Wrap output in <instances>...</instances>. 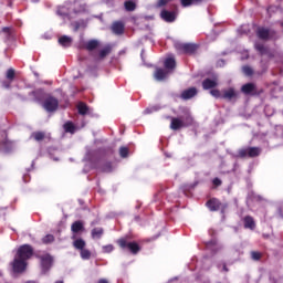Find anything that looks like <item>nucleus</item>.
<instances>
[{"instance_id":"13","label":"nucleus","mask_w":283,"mask_h":283,"mask_svg":"<svg viewBox=\"0 0 283 283\" xmlns=\"http://www.w3.org/2000/svg\"><path fill=\"white\" fill-rule=\"evenodd\" d=\"M207 207L210 211H218L220 209V201L218 199H211L207 202Z\"/></svg>"},{"instance_id":"35","label":"nucleus","mask_w":283,"mask_h":283,"mask_svg":"<svg viewBox=\"0 0 283 283\" xmlns=\"http://www.w3.org/2000/svg\"><path fill=\"white\" fill-rule=\"evenodd\" d=\"M171 0H158L156 8H163V6H167V3Z\"/></svg>"},{"instance_id":"29","label":"nucleus","mask_w":283,"mask_h":283,"mask_svg":"<svg viewBox=\"0 0 283 283\" xmlns=\"http://www.w3.org/2000/svg\"><path fill=\"white\" fill-rule=\"evenodd\" d=\"M42 242H44V244H50V242H54V235L52 234H48L42 239Z\"/></svg>"},{"instance_id":"15","label":"nucleus","mask_w":283,"mask_h":283,"mask_svg":"<svg viewBox=\"0 0 283 283\" xmlns=\"http://www.w3.org/2000/svg\"><path fill=\"white\" fill-rule=\"evenodd\" d=\"M101 45V42L98 40H90L88 42L85 43L86 50L92 52V50H96Z\"/></svg>"},{"instance_id":"16","label":"nucleus","mask_w":283,"mask_h":283,"mask_svg":"<svg viewBox=\"0 0 283 283\" xmlns=\"http://www.w3.org/2000/svg\"><path fill=\"white\" fill-rule=\"evenodd\" d=\"M124 29L125 27L123 25V22L113 23L112 30L115 34H123Z\"/></svg>"},{"instance_id":"41","label":"nucleus","mask_w":283,"mask_h":283,"mask_svg":"<svg viewBox=\"0 0 283 283\" xmlns=\"http://www.w3.org/2000/svg\"><path fill=\"white\" fill-rule=\"evenodd\" d=\"M98 283H109V282L105 279H102V280L98 281Z\"/></svg>"},{"instance_id":"6","label":"nucleus","mask_w":283,"mask_h":283,"mask_svg":"<svg viewBox=\"0 0 283 283\" xmlns=\"http://www.w3.org/2000/svg\"><path fill=\"white\" fill-rule=\"evenodd\" d=\"M239 156H241V158H244V156H250V158H255V156H260V148L252 147L248 149H242L239 151Z\"/></svg>"},{"instance_id":"32","label":"nucleus","mask_w":283,"mask_h":283,"mask_svg":"<svg viewBox=\"0 0 283 283\" xmlns=\"http://www.w3.org/2000/svg\"><path fill=\"white\" fill-rule=\"evenodd\" d=\"M32 137L34 138V140H43V138H45V135L43 133H33Z\"/></svg>"},{"instance_id":"24","label":"nucleus","mask_w":283,"mask_h":283,"mask_svg":"<svg viewBox=\"0 0 283 283\" xmlns=\"http://www.w3.org/2000/svg\"><path fill=\"white\" fill-rule=\"evenodd\" d=\"M64 129L65 132H69V134H74L76 127H74V124H72V122H67L66 124H64Z\"/></svg>"},{"instance_id":"48","label":"nucleus","mask_w":283,"mask_h":283,"mask_svg":"<svg viewBox=\"0 0 283 283\" xmlns=\"http://www.w3.org/2000/svg\"><path fill=\"white\" fill-rule=\"evenodd\" d=\"M188 120H189L188 123H191V118H189Z\"/></svg>"},{"instance_id":"8","label":"nucleus","mask_w":283,"mask_h":283,"mask_svg":"<svg viewBox=\"0 0 283 283\" xmlns=\"http://www.w3.org/2000/svg\"><path fill=\"white\" fill-rule=\"evenodd\" d=\"M160 17L167 23H174V21H176V13L167 11V10H163L160 13Z\"/></svg>"},{"instance_id":"30","label":"nucleus","mask_w":283,"mask_h":283,"mask_svg":"<svg viewBox=\"0 0 283 283\" xmlns=\"http://www.w3.org/2000/svg\"><path fill=\"white\" fill-rule=\"evenodd\" d=\"M242 72L245 74V76H251L253 74V70L250 66H243Z\"/></svg>"},{"instance_id":"18","label":"nucleus","mask_w":283,"mask_h":283,"mask_svg":"<svg viewBox=\"0 0 283 283\" xmlns=\"http://www.w3.org/2000/svg\"><path fill=\"white\" fill-rule=\"evenodd\" d=\"M244 227H245V229H255V221H253V218L245 217Z\"/></svg>"},{"instance_id":"42","label":"nucleus","mask_w":283,"mask_h":283,"mask_svg":"<svg viewBox=\"0 0 283 283\" xmlns=\"http://www.w3.org/2000/svg\"><path fill=\"white\" fill-rule=\"evenodd\" d=\"M3 87H10V83H3Z\"/></svg>"},{"instance_id":"39","label":"nucleus","mask_w":283,"mask_h":283,"mask_svg":"<svg viewBox=\"0 0 283 283\" xmlns=\"http://www.w3.org/2000/svg\"><path fill=\"white\" fill-rule=\"evenodd\" d=\"M261 256L260 252H251L252 260H260Z\"/></svg>"},{"instance_id":"12","label":"nucleus","mask_w":283,"mask_h":283,"mask_svg":"<svg viewBox=\"0 0 283 283\" xmlns=\"http://www.w3.org/2000/svg\"><path fill=\"white\" fill-rule=\"evenodd\" d=\"M218 85V80H211V78H207L203 81L202 83V87L203 90H211L212 87H216Z\"/></svg>"},{"instance_id":"7","label":"nucleus","mask_w":283,"mask_h":283,"mask_svg":"<svg viewBox=\"0 0 283 283\" xmlns=\"http://www.w3.org/2000/svg\"><path fill=\"white\" fill-rule=\"evenodd\" d=\"M222 98H226L227 101H235V98H238V91L233 88H227L222 93Z\"/></svg>"},{"instance_id":"26","label":"nucleus","mask_w":283,"mask_h":283,"mask_svg":"<svg viewBox=\"0 0 283 283\" xmlns=\"http://www.w3.org/2000/svg\"><path fill=\"white\" fill-rule=\"evenodd\" d=\"M200 0H181V6L184 8H189V6H193V3H198Z\"/></svg>"},{"instance_id":"47","label":"nucleus","mask_w":283,"mask_h":283,"mask_svg":"<svg viewBox=\"0 0 283 283\" xmlns=\"http://www.w3.org/2000/svg\"><path fill=\"white\" fill-rule=\"evenodd\" d=\"M55 283H63V281H56Z\"/></svg>"},{"instance_id":"31","label":"nucleus","mask_w":283,"mask_h":283,"mask_svg":"<svg viewBox=\"0 0 283 283\" xmlns=\"http://www.w3.org/2000/svg\"><path fill=\"white\" fill-rule=\"evenodd\" d=\"M7 78L10 81V83H12V80L14 78V70L13 69H9L7 71Z\"/></svg>"},{"instance_id":"28","label":"nucleus","mask_w":283,"mask_h":283,"mask_svg":"<svg viewBox=\"0 0 283 283\" xmlns=\"http://www.w3.org/2000/svg\"><path fill=\"white\" fill-rule=\"evenodd\" d=\"M128 154H129V149L127 147H120L119 148V156L122 158H127Z\"/></svg>"},{"instance_id":"3","label":"nucleus","mask_w":283,"mask_h":283,"mask_svg":"<svg viewBox=\"0 0 283 283\" xmlns=\"http://www.w3.org/2000/svg\"><path fill=\"white\" fill-rule=\"evenodd\" d=\"M175 48L181 54H191V52H196V45L195 44H187V43H182V42H176Z\"/></svg>"},{"instance_id":"38","label":"nucleus","mask_w":283,"mask_h":283,"mask_svg":"<svg viewBox=\"0 0 283 283\" xmlns=\"http://www.w3.org/2000/svg\"><path fill=\"white\" fill-rule=\"evenodd\" d=\"M255 48H256L258 52H260L261 54H264V52H265L264 45L255 44Z\"/></svg>"},{"instance_id":"17","label":"nucleus","mask_w":283,"mask_h":283,"mask_svg":"<svg viewBox=\"0 0 283 283\" xmlns=\"http://www.w3.org/2000/svg\"><path fill=\"white\" fill-rule=\"evenodd\" d=\"M259 39H269L271 36V31L269 29L261 28L258 30Z\"/></svg>"},{"instance_id":"33","label":"nucleus","mask_w":283,"mask_h":283,"mask_svg":"<svg viewBox=\"0 0 283 283\" xmlns=\"http://www.w3.org/2000/svg\"><path fill=\"white\" fill-rule=\"evenodd\" d=\"M57 14H60V17H67L70 14V12H67V9H65L64 7L60 8L57 10Z\"/></svg>"},{"instance_id":"34","label":"nucleus","mask_w":283,"mask_h":283,"mask_svg":"<svg viewBox=\"0 0 283 283\" xmlns=\"http://www.w3.org/2000/svg\"><path fill=\"white\" fill-rule=\"evenodd\" d=\"M112 251H114V245L108 244V245L103 247V252L104 253H112Z\"/></svg>"},{"instance_id":"1","label":"nucleus","mask_w":283,"mask_h":283,"mask_svg":"<svg viewBox=\"0 0 283 283\" xmlns=\"http://www.w3.org/2000/svg\"><path fill=\"white\" fill-rule=\"evenodd\" d=\"M33 253L34 251L32 250V247L28 244L21 245L12 262L13 273H23V271H25V268L28 266L25 260H30Z\"/></svg>"},{"instance_id":"21","label":"nucleus","mask_w":283,"mask_h":283,"mask_svg":"<svg viewBox=\"0 0 283 283\" xmlns=\"http://www.w3.org/2000/svg\"><path fill=\"white\" fill-rule=\"evenodd\" d=\"M242 92L243 94H251V92H253L255 90V85L253 84H245L242 86Z\"/></svg>"},{"instance_id":"37","label":"nucleus","mask_w":283,"mask_h":283,"mask_svg":"<svg viewBox=\"0 0 283 283\" xmlns=\"http://www.w3.org/2000/svg\"><path fill=\"white\" fill-rule=\"evenodd\" d=\"M211 96H214V98H220L221 94L218 90L210 91Z\"/></svg>"},{"instance_id":"20","label":"nucleus","mask_w":283,"mask_h":283,"mask_svg":"<svg viewBox=\"0 0 283 283\" xmlns=\"http://www.w3.org/2000/svg\"><path fill=\"white\" fill-rule=\"evenodd\" d=\"M71 230L74 233H78V231H83V223L81 221H76L72 224Z\"/></svg>"},{"instance_id":"19","label":"nucleus","mask_w":283,"mask_h":283,"mask_svg":"<svg viewBox=\"0 0 283 283\" xmlns=\"http://www.w3.org/2000/svg\"><path fill=\"white\" fill-rule=\"evenodd\" d=\"M73 247L82 251L83 249H85V241L83 239H76L75 241H73Z\"/></svg>"},{"instance_id":"46","label":"nucleus","mask_w":283,"mask_h":283,"mask_svg":"<svg viewBox=\"0 0 283 283\" xmlns=\"http://www.w3.org/2000/svg\"><path fill=\"white\" fill-rule=\"evenodd\" d=\"M105 171H112L109 168H106Z\"/></svg>"},{"instance_id":"27","label":"nucleus","mask_w":283,"mask_h":283,"mask_svg":"<svg viewBox=\"0 0 283 283\" xmlns=\"http://www.w3.org/2000/svg\"><path fill=\"white\" fill-rule=\"evenodd\" d=\"M91 255L92 253L88 250H85V249L81 250L82 260H90Z\"/></svg>"},{"instance_id":"25","label":"nucleus","mask_w":283,"mask_h":283,"mask_svg":"<svg viewBox=\"0 0 283 283\" xmlns=\"http://www.w3.org/2000/svg\"><path fill=\"white\" fill-rule=\"evenodd\" d=\"M103 235V229L102 228H95L92 230V238H101Z\"/></svg>"},{"instance_id":"14","label":"nucleus","mask_w":283,"mask_h":283,"mask_svg":"<svg viewBox=\"0 0 283 283\" xmlns=\"http://www.w3.org/2000/svg\"><path fill=\"white\" fill-rule=\"evenodd\" d=\"M59 43L60 45H62L63 48H70V45H72V38L67 36V35H62L59 39Z\"/></svg>"},{"instance_id":"45","label":"nucleus","mask_w":283,"mask_h":283,"mask_svg":"<svg viewBox=\"0 0 283 283\" xmlns=\"http://www.w3.org/2000/svg\"><path fill=\"white\" fill-rule=\"evenodd\" d=\"M145 113H146V114H149V109H146Z\"/></svg>"},{"instance_id":"11","label":"nucleus","mask_w":283,"mask_h":283,"mask_svg":"<svg viewBox=\"0 0 283 283\" xmlns=\"http://www.w3.org/2000/svg\"><path fill=\"white\" fill-rule=\"evenodd\" d=\"M196 94H198V91L196 90V87H191V88L186 90V91L182 92L181 98L187 101L189 98H193V96H196Z\"/></svg>"},{"instance_id":"5","label":"nucleus","mask_w":283,"mask_h":283,"mask_svg":"<svg viewBox=\"0 0 283 283\" xmlns=\"http://www.w3.org/2000/svg\"><path fill=\"white\" fill-rule=\"evenodd\" d=\"M118 244L122 249H129V251H132V253H138V251H140V248L138 247L137 243H127V241H125V239H119L118 240Z\"/></svg>"},{"instance_id":"36","label":"nucleus","mask_w":283,"mask_h":283,"mask_svg":"<svg viewBox=\"0 0 283 283\" xmlns=\"http://www.w3.org/2000/svg\"><path fill=\"white\" fill-rule=\"evenodd\" d=\"M107 54H109V48H105L99 52V56L102 59H105V56H107Z\"/></svg>"},{"instance_id":"23","label":"nucleus","mask_w":283,"mask_h":283,"mask_svg":"<svg viewBox=\"0 0 283 283\" xmlns=\"http://www.w3.org/2000/svg\"><path fill=\"white\" fill-rule=\"evenodd\" d=\"M125 8L128 12L136 10V3L132 0L125 2Z\"/></svg>"},{"instance_id":"9","label":"nucleus","mask_w":283,"mask_h":283,"mask_svg":"<svg viewBox=\"0 0 283 283\" xmlns=\"http://www.w3.org/2000/svg\"><path fill=\"white\" fill-rule=\"evenodd\" d=\"M41 264L43 271H49L50 266H52V258L50 254H45L41 258Z\"/></svg>"},{"instance_id":"22","label":"nucleus","mask_w":283,"mask_h":283,"mask_svg":"<svg viewBox=\"0 0 283 283\" xmlns=\"http://www.w3.org/2000/svg\"><path fill=\"white\" fill-rule=\"evenodd\" d=\"M77 109H78V114H81L82 116H85V114H87V112H90V108H87V105L80 103L77 105Z\"/></svg>"},{"instance_id":"4","label":"nucleus","mask_w":283,"mask_h":283,"mask_svg":"<svg viewBox=\"0 0 283 283\" xmlns=\"http://www.w3.org/2000/svg\"><path fill=\"white\" fill-rule=\"evenodd\" d=\"M43 107L46 112H56L59 107V101L54 97H48L43 103Z\"/></svg>"},{"instance_id":"40","label":"nucleus","mask_w":283,"mask_h":283,"mask_svg":"<svg viewBox=\"0 0 283 283\" xmlns=\"http://www.w3.org/2000/svg\"><path fill=\"white\" fill-rule=\"evenodd\" d=\"M213 185H216V187H219V185H222V181H220V179L216 178V179H213Z\"/></svg>"},{"instance_id":"44","label":"nucleus","mask_w":283,"mask_h":283,"mask_svg":"<svg viewBox=\"0 0 283 283\" xmlns=\"http://www.w3.org/2000/svg\"><path fill=\"white\" fill-rule=\"evenodd\" d=\"M3 30H4V32H8V30H10V29L9 28H4Z\"/></svg>"},{"instance_id":"2","label":"nucleus","mask_w":283,"mask_h":283,"mask_svg":"<svg viewBox=\"0 0 283 283\" xmlns=\"http://www.w3.org/2000/svg\"><path fill=\"white\" fill-rule=\"evenodd\" d=\"M164 65L167 71H165L163 69H157L154 74V77L156 78V81H165V78H167V76H169V72H171V70L176 69V60L171 56H168L165 60Z\"/></svg>"},{"instance_id":"43","label":"nucleus","mask_w":283,"mask_h":283,"mask_svg":"<svg viewBox=\"0 0 283 283\" xmlns=\"http://www.w3.org/2000/svg\"><path fill=\"white\" fill-rule=\"evenodd\" d=\"M223 271H229V270L227 269V265H223Z\"/></svg>"},{"instance_id":"10","label":"nucleus","mask_w":283,"mask_h":283,"mask_svg":"<svg viewBox=\"0 0 283 283\" xmlns=\"http://www.w3.org/2000/svg\"><path fill=\"white\" fill-rule=\"evenodd\" d=\"M182 127H187V124H185L182 122V119H180V118H172L171 119L170 128L176 130V129H182Z\"/></svg>"}]
</instances>
